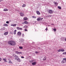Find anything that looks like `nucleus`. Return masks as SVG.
Instances as JSON below:
<instances>
[{
	"instance_id": "obj_38",
	"label": "nucleus",
	"mask_w": 66,
	"mask_h": 66,
	"mask_svg": "<svg viewBox=\"0 0 66 66\" xmlns=\"http://www.w3.org/2000/svg\"><path fill=\"white\" fill-rule=\"evenodd\" d=\"M19 54H22V52H19Z\"/></svg>"
},
{
	"instance_id": "obj_53",
	"label": "nucleus",
	"mask_w": 66,
	"mask_h": 66,
	"mask_svg": "<svg viewBox=\"0 0 66 66\" xmlns=\"http://www.w3.org/2000/svg\"><path fill=\"white\" fill-rule=\"evenodd\" d=\"M39 49H40V48H39Z\"/></svg>"
},
{
	"instance_id": "obj_50",
	"label": "nucleus",
	"mask_w": 66,
	"mask_h": 66,
	"mask_svg": "<svg viewBox=\"0 0 66 66\" xmlns=\"http://www.w3.org/2000/svg\"><path fill=\"white\" fill-rule=\"evenodd\" d=\"M29 62H31V61H30Z\"/></svg>"
},
{
	"instance_id": "obj_52",
	"label": "nucleus",
	"mask_w": 66,
	"mask_h": 66,
	"mask_svg": "<svg viewBox=\"0 0 66 66\" xmlns=\"http://www.w3.org/2000/svg\"><path fill=\"white\" fill-rule=\"evenodd\" d=\"M17 11H18V10H17Z\"/></svg>"
},
{
	"instance_id": "obj_51",
	"label": "nucleus",
	"mask_w": 66,
	"mask_h": 66,
	"mask_svg": "<svg viewBox=\"0 0 66 66\" xmlns=\"http://www.w3.org/2000/svg\"><path fill=\"white\" fill-rule=\"evenodd\" d=\"M36 22V21H35V22Z\"/></svg>"
},
{
	"instance_id": "obj_24",
	"label": "nucleus",
	"mask_w": 66,
	"mask_h": 66,
	"mask_svg": "<svg viewBox=\"0 0 66 66\" xmlns=\"http://www.w3.org/2000/svg\"><path fill=\"white\" fill-rule=\"evenodd\" d=\"M14 34H16V30H15L14 31Z\"/></svg>"
},
{
	"instance_id": "obj_45",
	"label": "nucleus",
	"mask_w": 66,
	"mask_h": 66,
	"mask_svg": "<svg viewBox=\"0 0 66 66\" xmlns=\"http://www.w3.org/2000/svg\"><path fill=\"white\" fill-rule=\"evenodd\" d=\"M31 62H33V60H31Z\"/></svg>"
},
{
	"instance_id": "obj_6",
	"label": "nucleus",
	"mask_w": 66,
	"mask_h": 66,
	"mask_svg": "<svg viewBox=\"0 0 66 66\" xmlns=\"http://www.w3.org/2000/svg\"><path fill=\"white\" fill-rule=\"evenodd\" d=\"M20 15L21 16H24V14L22 13H20Z\"/></svg>"
},
{
	"instance_id": "obj_36",
	"label": "nucleus",
	"mask_w": 66,
	"mask_h": 66,
	"mask_svg": "<svg viewBox=\"0 0 66 66\" xmlns=\"http://www.w3.org/2000/svg\"><path fill=\"white\" fill-rule=\"evenodd\" d=\"M24 30L25 31H28V30H27V29H25Z\"/></svg>"
},
{
	"instance_id": "obj_17",
	"label": "nucleus",
	"mask_w": 66,
	"mask_h": 66,
	"mask_svg": "<svg viewBox=\"0 0 66 66\" xmlns=\"http://www.w3.org/2000/svg\"><path fill=\"white\" fill-rule=\"evenodd\" d=\"M11 26H13V27H15L16 26V24H12Z\"/></svg>"
},
{
	"instance_id": "obj_4",
	"label": "nucleus",
	"mask_w": 66,
	"mask_h": 66,
	"mask_svg": "<svg viewBox=\"0 0 66 66\" xmlns=\"http://www.w3.org/2000/svg\"><path fill=\"white\" fill-rule=\"evenodd\" d=\"M48 13L50 14H52V13H53V11L51 10H49L48 11Z\"/></svg>"
},
{
	"instance_id": "obj_14",
	"label": "nucleus",
	"mask_w": 66,
	"mask_h": 66,
	"mask_svg": "<svg viewBox=\"0 0 66 66\" xmlns=\"http://www.w3.org/2000/svg\"><path fill=\"white\" fill-rule=\"evenodd\" d=\"M15 57V60H17V59H18L19 58V57H18L17 56V55Z\"/></svg>"
},
{
	"instance_id": "obj_40",
	"label": "nucleus",
	"mask_w": 66,
	"mask_h": 66,
	"mask_svg": "<svg viewBox=\"0 0 66 66\" xmlns=\"http://www.w3.org/2000/svg\"><path fill=\"white\" fill-rule=\"evenodd\" d=\"M46 31H47L48 30V29H47V27L45 29Z\"/></svg>"
},
{
	"instance_id": "obj_11",
	"label": "nucleus",
	"mask_w": 66,
	"mask_h": 66,
	"mask_svg": "<svg viewBox=\"0 0 66 66\" xmlns=\"http://www.w3.org/2000/svg\"><path fill=\"white\" fill-rule=\"evenodd\" d=\"M9 11V10L6 9H5L3 10V11Z\"/></svg>"
},
{
	"instance_id": "obj_27",
	"label": "nucleus",
	"mask_w": 66,
	"mask_h": 66,
	"mask_svg": "<svg viewBox=\"0 0 66 66\" xmlns=\"http://www.w3.org/2000/svg\"><path fill=\"white\" fill-rule=\"evenodd\" d=\"M24 23H25V24H27L28 23V22L27 21H25L24 22Z\"/></svg>"
},
{
	"instance_id": "obj_31",
	"label": "nucleus",
	"mask_w": 66,
	"mask_h": 66,
	"mask_svg": "<svg viewBox=\"0 0 66 66\" xmlns=\"http://www.w3.org/2000/svg\"><path fill=\"white\" fill-rule=\"evenodd\" d=\"M62 54H66V52H64V53H62Z\"/></svg>"
},
{
	"instance_id": "obj_25",
	"label": "nucleus",
	"mask_w": 66,
	"mask_h": 66,
	"mask_svg": "<svg viewBox=\"0 0 66 66\" xmlns=\"http://www.w3.org/2000/svg\"><path fill=\"white\" fill-rule=\"evenodd\" d=\"M9 63H10V64H13V63L12 62V61H11L10 60L9 61Z\"/></svg>"
},
{
	"instance_id": "obj_10",
	"label": "nucleus",
	"mask_w": 66,
	"mask_h": 66,
	"mask_svg": "<svg viewBox=\"0 0 66 66\" xmlns=\"http://www.w3.org/2000/svg\"><path fill=\"white\" fill-rule=\"evenodd\" d=\"M8 32H6L4 34V35H6L8 34Z\"/></svg>"
},
{
	"instance_id": "obj_44",
	"label": "nucleus",
	"mask_w": 66,
	"mask_h": 66,
	"mask_svg": "<svg viewBox=\"0 0 66 66\" xmlns=\"http://www.w3.org/2000/svg\"><path fill=\"white\" fill-rule=\"evenodd\" d=\"M42 19H43V18H41L40 20H42Z\"/></svg>"
},
{
	"instance_id": "obj_41",
	"label": "nucleus",
	"mask_w": 66,
	"mask_h": 66,
	"mask_svg": "<svg viewBox=\"0 0 66 66\" xmlns=\"http://www.w3.org/2000/svg\"><path fill=\"white\" fill-rule=\"evenodd\" d=\"M28 28V26H26V29H27V28Z\"/></svg>"
},
{
	"instance_id": "obj_39",
	"label": "nucleus",
	"mask_w": 66,
	"mask_h": 66,
	"mask_svg": "<svg viewBox=\"0 0 66 66\" xmlns=\"http://www.w3.org/2000/svg\"><path fill=\"white\" fill-rule=\"evenodd\" d=\"M2 60V59H1V58L0 57V62H1Z\"/></svg>"
},
{
	"instance_id": "obj_12",
	"label": "nucleus",
	"mask_w": 66,
	"mask_h": 66,
	"mask_svg": "<svg viewBox=\"0 0 66 66\" xmlns=\"http://www.w3.org/2000/svg\"><path fill=\"white\" fill-rule=\"evenodd\" d=\"M36 62H34L32 63V65H35L36 64Z\"/></svg>"
},
{
	"instance_id": "obj_48",
	"label": "nucleus",
	"mask_w": 66,
	"mask_h": 66,
	"mask_svg": "<svg viewBox=\"0 0 66 66\" xmlns=\"http://www.w3.org/2000/svg\"><path fill=\"white\" fill-rule=\"evenodd\" d=\"M4 0H1V1H3Z\"/></svg>"
},
{
	"instance_id": "obj_8",
	"label": "nucleus",
	"mask_w": 66,
	"mask_h": 66,
	"mask_svg": "<svg viewBox=\"0 0 66 66\" xmlns=\"http://www.w3.org/2000/svg\"><path fill=\"white\" fill-rule=\"evenodd\" d=\"M41 18H38L37 19V21H40V19Z\"/></svg>"
},
{
	"instance_id": "obj_19",
	"label": "nucleus",
	"mask_w": 66,
	"mask_h": 66,
	"mask_svg": "<svg viewBox=\"0 0 66 66\" xmlns=\"http://www.w3.org/2000/svg\"><path fill=\"white\" fill-rule=\"evenodd\" d=\"M17 60L19 62H21L20 59H19V58L18 59H17Z\"/></svg>"
},
{
	"instance_id": "obj_21",
	"label": "nucleus",
	"mask_w": 66,
	"mask_h": 66,
	"mask_svg": "<svg viewBox=\"0 0 66 66\" xmlns=\"http://www.w3.org/2000/svg\"><path fill=\"white\" fill-rule=\"evenodd\" d=\"M61 52H64L65 51V50H64V49H61Z\"/></svg>"
},
{
	"instance_id": "obj_30",
	"label": "nucleus",
	"mask_w": 66,
	"mask_h": 66,
	"mask_svg": "<svg viewBox=\"0 0 66 66\" xmlns=\"http://www.w3.org/2000/svg\"><path fill=\"white\" fill-rule=\"evenodd\" d=\"M16 56V55L15 54H13V57H15Z\"/></svg>"
},
{
	"instance_id": "obj_46",
	"label": "nucleus",
	"mask_w": 66,
	"mask_h": 66,
	"mask_svg": "<svg viewBox=\"0 0 66 66\" xmlns=\"http://www.w3.org/2000/svg\"><path fill=\"white\" fill-rule=\"evenodd\" d=\"M65 41H66V38L65 39Z\"/></svg>"
},
{
	"instance_id": "obj_13",
	"label": "nucleus",
	"mask_w": 66,
	"mask_h": 66,
	"mask_svg": "<svg viewBox=\"0 0 66 66\" xmlns=\"http://www.w3.org/2000/svg\"><path fill=\"white\" fill-rule=\"evenodd\" d=\"M43 61H45V60H46V56L44 57L43 58Z\"/></svg>"
},
{
	"instance_id": "obj_35",
	"label": "nucleus",
	"mask_w": 66,
	"mask_h": 66,
	"mask_svg": "<svg viewBox=\"0 0 66 66\" xmlns=\"http://www.w3.org/2000/svg\"><path fill=\"white\" fill-rule=\"evenodd\" d=\"M16 52V53L17 54H19V52H18L16 51V52Z\"/></svg>"
},
{
	"instance_id": "obj_20",
	"label": "nucleus",
	"mask_w": 66,
	"mask_h": 66,
	"mask_svg": "<svg viewBox=\"0 0 66 66\" xmlns=\"http://www.w3.org/2000/svg\"><path fill=\"white\" fill-rule=\"evenodd\" d=\"M22 7H26V5L23 4L22 6Z\"/></svg>"
},
{
	"instance_id": "obj_37",
	"label": "nucleus",
	"mask_w": 66,
	"mask_h": 66,
	"mask_svg": "<svg viewBox=\"0 0 66 66\" xmlns=\"http://www.w3.org/2000/svg\"><path fill=\"white\" fill-rule=\"evenodd\" d=\"M51 15H49V16H48V17H51Z\"/></svg>"
},
{
	"instance_id": "obj_7",
	"label": "nucleus",
	"mask_w": 66,
	"mask_h": 66,
	"mask_svg": "<svg viewBox=\"0 0 66 66\" xmlns=\"http://www.w3.org/2000/svg\"><path fill=\"white\" fill-rule=\"evenodd\" d=\"M17 34L18 35H21V33L20 32H18Z\"/></svg>"
},
{
	"instance_id": "obj_32",
	"label": "nucleus",
	"mask_w": 66,
	"mask_h": 66,
	"mask_svg": "<svg viewBox=\"0 0 66 66\" xmlns=\"http://www.w3.org/2000/svg\"><path fill=\"white\" fill-rule=\"evenodd\" d=\"M9 21H7L6 22V23H7V24H9Z\"/></svg>"
},
{
	"instance_id": "obj_49",
	"label": "nucleus",
	"mask_w": 66,
	"mask_h": 66,
	"mask_svg": "<svg viewBox=\"0 0 66 66\" xmlns=\"http://www.w3.org/2000/svg\"><path fill=\"white\" fill-rule=\"evenodd\" d=\"M22 24H23L24 23H22Z\"/></svg>"
},
{
	"instance_id": "obj_43",
	"label": "nucleus",
	"mask_w": 66,
	"mask_h": 66,
	"mask_svg": "<svg viewBox=\"0 0 66 66\" xmlns=\"http://www.w3.org/2000/svg\"><path fill=\"white\" fill-rule=\"evenodd\" d=\"M35 53H38V52H37V51H36V52H35Z\"/></svg>"
},
{
	"instance_id": "obj_3",
	"label": "nucleus",
	"mask_w": 66,
	"mask_h": 66,
	"mask_svg": "<svg viewBox=\"0 0 66 66\" xmlns=\"http://www.w3.org/2000/svg\"><path fill=\"white\" fill-rule=\"evenodd\" d=\"M16 29L18 30H22V28H19L18 27H16Z\"/></svg>"
},
{
	"instance_id": "obj_23",
	"label": "nucleus",
	"mask_w": 66,
	"mask_h": 66,
	"mask_svg": "<svg viewBox=\"0 0 66 66\" xmlns=\"http://www.w3.org/2000/svg\"><path fill=\"white\" fill-rule=\"evenodd\" d=\"M57 7L59 9H60V10L61 9V7L60 6H58Z\"/></svg>"
},
{
	"instance_id": "obj_22",
	"label": "nucleus",
	"mask_w": 66,
	"mask_h": 66,
	"mask_svg": "<svg viewBox=\"0 0 66 66\" xmlns=\"http://www.w3.org/2000/svg\"><path fill=\"white\" fill-rule=\"evenodd\" d=\"M20 41H21V42H23V39H20Z\"/></svg>"
},
{
	"instance_id": "obj_29",
	"label": "nucleus",
	"mask_w": 66,
	"mask_h": 66,
	"mask_svg": "<svg viewBox=\"0 0 66 66\" xmlns=\"http://www.w3.org/2000/svg\"><path fill=\"white\" fill-rule=\"evenodd\" d=\"M19 48L20 49H22V48H23V47H22L20 46V47H19Z\"/></svg>"
},
{
	"instance_id": "obj_33",
	"label": "nucleus",
	"mask_w": 66,
	"mask_h": 66,
	"mask_svg": "<svg viewBox=\"0 0 66 66\" xmlns=\"http://www.w3.org/2000/svg\"><path fill=\"white\" fill-rule=\"evenodd\" d=\"M58 52H61V49H60L59 50H58Z\"/></svg>"
},
{
	"instance_id": "obj_47",
	"label": "nucleus",
	"mask_w": 66,
	"mask_h": 66,
	"mask_svg": "<svg viewBox=\"0 0 66 66\" xmlns=\"http://www.w3.org/2000/svg\"><path fill=\"white\" fill-rule=\"evenodd\" d=\"M1 0H0V2H1Z\"/></svg>"
},
{
	"instance_id": "obj_26",
	"label": "nucleus",
	"mask_w": 66,
	"mask_h": 66,
	"mask_svg": "<svg viewBox=\"0 0 66 66\" xmlns=\"http://www.w3.org/2000/svg\"><path fill=\"white\" fill-rule=\"evenodd\" d=\"M32 18H36V17L35 16H32Z\"/></svg>"
},
{
	"instance_id": "obj_18",
	"label": "nucleus",
	"mask_w": 66,
	"mask_h": 66,
	"mask_svg": "<svg viewBox=\"0 0 66 66\" xmlns=\"http://www.w3.org/2000/svg\"><path fill=\"white\" fill-rule=\"evenodd\" d=\"M54 3L56 5H57V4H58V3H57L55 2H54Z\"/></svg>"
},
{
	"instance_id": "obj_28",
	"label": "nucleus",
	"mask_w": 66,
	"mask_h": 66,
	"mask_svg": "<svg viewBox=\"0 0 66 66\" xmlns=\"http://www.w3.org/2000/svg\"><path fill=\"white\" fill-rule=\"evenodd\" d=\"M24 35L23 34H22V37H24Z\"/></svg>"
},
{
	"instance_id": "obj_5",
	"label": "nucleus",
	"mask_w": 66,
	"mask_h": 66,
	"mask_svg": "<svg viewBox=\"0 0 66 66\" xmlns=\"http://www.w3.org/2000/svg\"><path fill=\"white\" fill-rule=\"evenodd\" d=\"M36 13L37 15H39L40 14V12L38 11H36Z\"/></svg>"
},
{
	"instance_id": "obj_42",
	"label": "nucleus",
	"mask_w": 66,
	"mask_h": 66,
	"mask_svg": "<svg viewBox=\"0 0 66 66\" xmlns=\"http://www.w3.org/2000/svg\"><path fill=\"white\" fill-rule=\"evenodd\" d=\"M21 58H22V59H24V57L23 56H21Z\"/></svg>"
},
{
	"instance_id": "obj_1",
	"label": "nucleus",
	"mask_w": 66,
	"mask_h": 66,
	"mask_svg": "<svg viewBox=\"0 0 66 66\" xmlns=\"http://www.w3.org/2000/svg\"><path fill=\"white\" fill-rule=\"evenodd\" d=\"M8 44L10 45L11 46H14L16 45V42L13 41H10L8 42Z\"/></svg>"
},
{
	"instance_id": "obj_15",
	"label": "nucleus",
	"mask_w": 66,
	"mask_h": 66,
	"mask_svg": "<svg viewBox=\"0 0 66 66\" xmlns=\"http://www.w3.org/2000/svg\"><path fill=\"white\" fill-rule=\"evenodd\" d=\"M23 19L24 20H26L28 19V18L27 17H25L23 18Z\"/></svg>"
},
{
	"instance_id": "obj_9",
	"label": "nucleus",
	"mask_w": 66,
	"mask_h": 66,
	"mask_svg": "<svg viewBox=\"0 0 66 66\" xmlns=\"http://www.w3.org/2000/svg\"><path fill=\"white\" fill-rule=\"evenodd\" d=\"M9 25L8 24H3V26L4 27H8Z\"/></svg>"
},
{
	"instance_id": "obj_34",
	"label": "nucleus",
	"mask_w": 66,
	"mask_h": 66,
	"mask_svg": "<svg viewBox=\"0 0 66 66\" xmlns=\"http://www.w3.org/2000/svg\"><path fill=\"white\" fill-rule=\"evenodd\" d=\"M53 30L54 31V32H55V31H56V29H53Z\"/></svg>"
},
{
	"instance_id": "obj_2",
	"label": "nucleus",
	"mask_w": 66,
	"mask_h": 66,
	"mask_svg": "<svg viewBox=\"0 0 66 66\" xmlns=\"http://www.w3.org/2000/svg\"><path fill=\"white\" fill-rule=\"evenodd\" d=\"M63 60L62 61H61V63L62 64H64V62H65V63H66V58H63Z\"/></svg>"
},
{
	"instance_id": "obj_16",
	"label": "nucleus",
	"mask_w": 66,
	"mask_h": 66,
	"mask_svg": "<svg viewBox=\"0 0 66 66\" xmlns=\"http://www.w3.org/2000/svg\"><path fill=\"white\" fill-rule=\"evenodd\" d=\"M3 61H4V62H7L6 59H3Z\"/></svg>"
}]
</instances>
